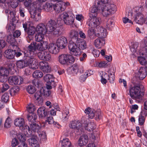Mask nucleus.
Instances as JSON below:
<instances>
[{
  "instance_id": "obj_1",
  "label": "nucleus",
  "mask_w": 147,
  "mask_h": 147,
  "mask_svg": "<svg viewBox=\"0 0 147 147\" xmlns=\"http://www.w3.org/2000/svg\"><path fill=\"white\" fill-rule=\"evenodd\" d=\"M78 32L71 30L69 32V37L71 38L68 45L70 53L72 55L78 56L81 53V50H84L86 47L85 41L78 38Z\"/></svg>"
},
{
  "instance_id": "obj_2",
  "label": "nucleus",
  "mask_w": 147,
  "mask_h": 147,
  "mask_svg": "<svg viewBox=\"0 0 147 147\" xmlns=\"http://www.w3.org/2000/svg\"><path fill=\"white\" fill-rule=\"evenodd\" d=\"M48 42L46 41H42L38 43L32 42L28 46L27 50L24 52V55L29 57L35 55L37 53L36 50L42 51L45 50L48 48Z\"/></svg>"
},
{
  "instance_id": "obj_3",
  "label": "nucleus",
  "mask_w": 147,
  "mask_h": 147,
  "mask_svg": "<svg viewBox=\"0 0 147 147\" xmlns=\"http://www.w3.org/2000/svg\"><path fill=\"white\" fill-rule=\"evenodd\" d=\"M143 86L140 84H136L131 85L129 88V92L131 97L133 99L141 100L143 95L141 88Z\"/></svg>"
},
{
  "instance_id": "obj_4",
  "label": "nucleus",
  "mask_w": 147,
  "mask_h": 147,
  "mask_svg": "<svg viewBox=\"0 0 147 147\" xmlns=\"http://www.w3.org/2000/svg\"><path fill=\"white\" fill-rule=\"evenodd\" d=\"M31 129L29 126L25 125L23 127V131L27 137H29L34 135V134L38 133L41 130V126L39 124L34 123L30 125Z\"/></svg>"
},
{
  "instance_id": "obj_5",
  "label": "nucleus",
  "mask_w": 147,
  "mask_h": 147,
  "mask_svg": "<svg viewBox=\"0 0 147 147\" xmlns=\"http://www.w3.org/2000/svg\"><path fill=\"white\" fill-rule=\"evenodd\" d=\"M47 33L55 36L58 35L61 31V27L57 26L56 22L53 20L49 21L47 24Z\"/></svg>"
},
{
  "instance_id": "obj_6",
  "label": "nucleus",
  "mask_w": 147,
  "mask_h": 147,
  "mask_svg": "<svg viewBox=\"0 0 147 147\" xmlns=\"http://www.w3.org/2000/svg\"><path fill=\"white\" fill-rule=\"evenodd\" d=\"M59 18L67 25H71L74 23L75 16L72 13L68 12H64L59 16Z\"/></svg>"
},
{
  "instance_id": "obj_7",
  "label": "nucleus",
  "mask_w": 147,
  "mask_h": 147,
  "mask_svg": "<svg viewBox=\"0 0 147 147\" xmlns=\"http://www.w3.org/2000/svg\"><path fill=\"white\" fill-rule=\"evenodd\" d=\"M33 25L32 22L30 21L25 22L23 24V27L25 31L28 35L27 37V39L28 42H30V41H28V38H30V40L32 39V37L31 36L29 37V36H32L34 34L36 30V29L33 26Z\"/></svg>"
},
{
  "instance_id": "obj_8",
  "label": "nucleus",
  "mask_w": 147,
  "mask_h": 147,
  "mask_svg": "<svg viewBox=\"0 0 147 147\" xmlns=\"http://www.w3.org/2000/svg\"><path fill=\"white\" fill-rule=\"evenodd\" d=\"M101 13L104 16L107 17L116 11V6L114 4H108L101 6Z\"/></svg>"
},
{
  "instance_id": "obj_9",
  "label": "nucleus",
  "mask_w": 147,
  "mask_h": 147,
  "mask_svg": "<svg viewBox=\"0 0 147 147\" xmlns=\"http://www.w3.org/2000/svg\"><path fill=\"white\" fill-rule=\"evenodd\" d=\"M58 61L62 65H70L74 62L75 59L70 54H61L58 57Z\"/></svg>"
},
{
  "instance_id": "obj_10",
  "label": "nucleus",
  "mask_w": 147,
  "mask_h": 147,
  "mask_svg": "<svg viewBox=\"0 0 147 147\" xmlns=\"http://www.w3.org/2000/svg\"><path fill=\"white\" fill-rule=\"evenodd\" d=\"M30 7L31 18L35 21L37 22L40 20L41 18L40 15L41 10L39 5H38L37 7H35V5H33Z\"/></svg>"
},
{
  "instance_id": "obj_11",
  "label": "nucleus",
  "mask_w": 147,
  "mask_h": 147,
  "mask_svg": "<svg viewBox=\"0 0 147 147\" xmlns=\"http://www.w3.org/2000/svg\"><path fill=\"white\" fill-rule=\"evenodd\" d=\"M84 112L86 114H88V118L91 119L95 117V119L97 120L101 118V113L99 110L95 111L93 109L88 107L85 109Z\"/></svg>"
},
{
  "instance_id": "obj_12",
  "label": "nucleus",
  "mask_w": 147,
  "mask_h": 147,
  "mask_svg": "<svg viewBox=\"0 0 147 147\" xmlns=\"http://www.w3.org/2000/svg\"><path fill=\"white\" fill-rule=\"evenodd\" d=\"M90 18L87 22V24L90 28H96L100 24L101 21V19L96 16V14H94L93 17Z\"/></svg>"
},
{
  "instance_id": "obj_13",
  "label": "nucleus",
  "mask_w": 147,
  "mask_h": 147,
  "mask_svg": "<svg viewBox=\"0 0 147 147\" xmlns=\"http://www.w3.org/2000/svg\"><path fill=\"white\" fill-rule=\"evenodd\" d=\"M81 122L83 129L84 128L86 130L90 131L96 128V125L94 122H92L89 123L88 119H86L85 117L82 118Z\"/></svg>"
},
{
  "instance_id": "obj_14",
  "label": "nucleus",
  "mask_w": 147,
  "mask_h": 147,
  "mask_svg": "<svg viewBox=\"0 0 147 147\" xmlns=\"http://www.w3.org/2000/svg\"><path fill=\"white\" fill-rule=\"evenodd\" d=\"M23 78L19 76H11L8 80L9 83L11 85H20L23 82Z\"/></svg>"
},
{
  "instance_id": "obj_15",
  "label": "nucleus",
  "mask_w": 147,
  "mask_h": 147,
  "mask_svg": "<svg viewBox=\"0 0 147 147\" xmlns=\"http://www.w3.org/2000/svg\"><path fill=\"white\" fill-rule=\"evenodd\" d=\"M32 56L31 57H27L29 58L26 60L27 66L33 69H36L38 67V62L37 60L34 57Z\"/></svg>"
},
{
  "instance_id": "obj_16",
  "label": "nucleus",
  "mask_w": 147,
  "mask_h": 147,
  "mask_svg": "<svg viewBox=\"0 0 147 147\" xmlns=\"http://www.w3.org/2000/svg\"><path fill=\"white\" fill-rule=\"evenodd\" d=\"M69 126L71 128L77 130L80 132L83 130L82 122L80 123L78 121L75 120L71 121Z\"/></svg>"
},
{
  "instance_id": "obj_17",
  "label": "nucleus",
  "mask_w": 147,
  "mask_h": 147,
  "mask_svg": "<svg viewBox=\"0 0 147 147\" xmlns=\"http://www.w3.org/2000/svg\"><path fill=\"white\" fill-rule=\"evenodd\" d=\"M67 44V38L63 36L59 37L56 42L57 47L61 49L65 48Z\"/></svg>"
},
{
  "instance_id": "obj_18",
  "label": "nucleus",
  "mask_w": 147,
  "mask_h": 147,
  "mask_svg": "<svg viewBox=\"0 0 147 147\" xmlns=\"http://www.w3.org/2000/svg\"><path fill=\"white\" fill-rule=\"evenodd\" d=\"M147 75V72L146 68L144 67L140 68L136 74V76L140 80H143Z\"/></svg>"
},
{
  "instance_id": "obj_19",
  "label": "nucleus",
  "mask_w": 147,
  "mask_h": 147,
  "mask_svg": "<svg viewBox=\"0 0 147 147\" xmlns=\"http://www.w3.org/2000/svg\"><path fill=\"white\" fill-rule=\"evenodd\" d=\"M144 17L142 13H137L135 16L134 20L137 24L142 25L145 23L146 20V18H144Z\"/></svg>"
},
{
  "instance_id": "obj_20",
  "label": "nucleus",
  "mask_w": 147,
  "mask_h": 147,
  "mask_svg": "<svg viewBox=\"0 0 147 147\" xmlns=\"http://www.w3.org/2000/svg\"><path fill=\"white\" fill-rule=\"evenodd\" d=\"M42 94L40 91H37L34 95V98L35 103L37 105H41L42 104L43 100L42 97Z\"/></svg>"
},
{
  "instance_id": "obj_21",
  "label": "nucleus",
  "mask_w": 147,
  "mask_h": 147,
  "mask_svg": "<svg viewBox=\"0 0 147 147\" xmlns=\"http://www.w3.org/2000/svg\"><path fill=\"white\" fill-rule=\"evenodd\" d=\"M144 47H140L139 53L140 55H144L147 57V36L144 39Z\"/></svg>"
},
{
  "instance_id": "obj_22",
  "label": "nucleus",
  "mask_w": 147,
  "mask_h": 147,
  "mask_svg": "<svg viewBox=\"0 0 147 147\" xmlns=\"http://www.w3.org/2000/svg\"><path fill=\"white\" fill-rule=\"evenodd\" d=\"M94 44L96 47L98 49L101 48L105 44L104 38L98 36L94 40Z\"/></svg>"
},
{
  "instance_id": "obj_23",
  "label": "nucleus",
  "mask_w": 147,
  "mask_h": 147,
  "mask_svg": "<svg viewBox=\"0 0 147 147\" xmlns=\"http://www.w3.org/2000/svg\"><path fill=\"white\" fill-rule=\"evenodd\" d=\"M97 34L98 36L104 38L106 37L107 34L106 29L105 28L100 26L96 28Z\"/></svg>"
},
{
  "instance_id": "obj_24",
  "label": "nucleus",
  "mask_w": 147,
  "mask_h": 147,
  "mask_svg": "<svg viewBox=\"0 0 147 147\" xmlns=\"http://www.w3.org/2000/svg\"><path fill=\"white\" fill-rule=\"evenodd\" d=\"M88 137L86 135H84L81 136L79 138L78 143L80 146L86 145L88 142Z\"/></svg>"
},
{
  "instance_id": "obj_25",
  "label": "nucleus",
  "mask_w": 147,
  "mask_h": 147,
  "mask_svg": "<svg viewBox=\"0 0 147 147\" xmlns=\"http://www.w3.org/2000/svg\"><path fill=\"white\" fill-rule=\"evenodd\" d=\"M40 67L42 70L45 73H48L51 71V67L46 61H42L40 63Z\"/></svg>"
},
{
  "instance_id": "obj_26",
  "label": "nucleus",
  "mask_w": 147,
  "mask_h": 147,
  "mask_svg": "<svg viewBox=\"0 0 147 147\" xmlns=\"http://www.w3.org/2000/svg\"><path fill=\"white\" fill-rule=\"evenodd\" d=\"M58 48L57 45L54 43H51L49 44L48 48L49 52L52 54H56L59 52Z\"/></svg>"
},
{
  "instance_id": "obj_27",
  "label": "nucleus",
  "mask_w": 147,
  "mask_h": 147,
  "mask_svg": "<svg viewBox=\"0 0 147 147\" xmlns=\"http://www.w3.org/2000/svg\"><path fill=\"white\" fill-rule=\"evenodd\" d=\"M63 4H62L61 1L60 2L57 3L53 5V8L55 12L59 13L65 10L63 7Z\"/></svg>"
},
{
  "instance_id": "obj_28",
  "label": "nucleus",
  "mask_w": 147,
  "mask_h": 147,
  "mask_svg": "<svg viewBox=\"0 0 147 147\" xmlns=\"http://www.w3.org/2000/svg\"><path fill=\"white\" fill-rule=\"evenodd\" d=\"M37 111L39 118H42L45 117L47 114L46 109L44 107H40L38 109Z\"/></svg>"
},
{
  "instance_id": "obj_29",
  "label": "nucleus",
  "mask_w": 147,
  "mask_h": 147,
  "mask_svg": "<svg viewBox=\"0 0 147 147\" xmlns=\"http://www.w3.org/2000/svg\"><path fill=\"white\" fill-rule=\"evenodd\" d=\"M147 115V111L142 110L139 116L138 121L139 125H142L144 123L145 121V117H146Z\"/></svg>"
},
{
  "instance_id": "obj_30",
  "label": "nucleus",
  "mask_w": 147,
  "mask_h": 147,
  "mask_svg": "<svg viewBox=\"0 0 147 147\" xmlns=\"http://www.w3.org/2000/svg\"><path fill=\"white\" fill-rule=\"evenodd\" d=\"M47 25L46 26L43 24L40 23L36 27V31L37 33L45 34L47 32Z\"/></svg>"
},
{
  "instance_id": "obj_31",
  "label": "nucleus",
  "mask_w": 147,
  "mask_h": 147,
  "mask_svg": "<svg viewBox=\"0 0 147 147\" xmlns=\"http://www.w3.org/2000/svg\"><path fill=\"white\" fill-rule=\"evenodd\" d=\"M5 13L7 16L8 20L13 22L15 20V12L11 11L9 9H6L5 10Z\"/></svg>"
},
{
  "instance_id": "obj_32",
  "label": "nucleus",
  "mask_w": 147,
  "mask_h": 147,
  "mask_svg": "<svg viewBox=\"0 0 147 147\" xmlns=\"http://www.w3.org/2000/svg\"><path fill=\"white\" fill-rule=\"evenodd\" d=\"M89 30L88 31V35L90 38L92 39H94L97 36V31L96 28H90L89 27Z\"/></svg>"
},
{
  "instance_id": "obj_33",
  "label": "nucleus",
  "mask_w": 147,
  "mask_h": 147,
  "mask_svg": "<svg viewBox=\"0 0 147 147\" xmlns=\"http://www.w3.org/2000/svg\"><path fill=\"white\" fill-rule=\"evenodd\" d=\"M28 141L30 147H39L38 142L35 138H31Z\"/></svg>"
},
{
  "instance_id": "obj_34",
  "label": "nucleus",
  "mask_w": 147,
  "mask_h": 147,
  "mask_svg": "<svg viewBox=\"0 0 147 147\" xmlns=\"http://www.w3.org/2000/svg\"><path fill=\"white\" fill-rule=\"evenodd\" d=\"M4 53L5 57L9 59H12L15 56V53L14 51L10 49L6 50Z\"/></svg>"
},
{
  "instance_id": "obj_35",
  "label": "nucleus",
  "mask_w": 147,
  "mask_h": 147,
  "mask_svg": "<svg viewBox=\"0 0 147 147\" xmlns=\"http://www.w3.org/2000/svg\"><path fill=\"white\" fill-rule=\"evenodd\" d=\"M7 40L8 42L13 47H15L17 46V42L13 36L11 35H9L7 37ZM14 49V48H13Z\"/></svg>"
},
{
  "instance_id": "obj_36",
  "label": "nucleus",
  "mask_w": 147,
  "mask_h": 147,
  "mask_svg": "<svg viewBox=\"0 0 147 147\" xmlns=\"http://www.w3.org/2000/svg\"><path fill=\"white\" fill-rule=\"evenodd\" d=\"M55 78L52 75L47 74L44 77V80L47 83H52L55 84Z\"/></svg>"
},
{
  "instance_id": "obj_37",
  "label": "nucleus",
  "mask_w": 147,
  "mask_h": 147,
  "mask_svg": "<svg viewBox=\"0 0 147 147\" xmlns=\"http://www.w3.org/2000/svg\"><path fill=\"white\" fill-rule=\"evenodd\" d=\"M100 11V9H99L98 7L96 5H93L91 8L90 11L89 13L90 17H92L94 16V14H96V16L97 14Z\"/></svg>"
},
{
  "instance_id": "obj_38",
  "label": "nucleus",
  "mask_w": 147,
  "mask_h": 147,
  "mask_svg": "<svg viewBox=\"0 0 147 147\" xmlns=\"http://www.w3.org/2000/svg\"><path fill=\"white\" fill-rule=\"evenodd\" d=\"M24 119L22 118H19L16 119L14 121V124L20 128L23 127L24 125Z\"/></svg>"
},
{
  "instance_id": "obj_39",
  "label": "nucleus",
  "mask_w": 147,
  "mask_h": 147,
  "mask_svg": "<svg viewBox=\"0 0 147 147\" xmlns=\"http://www.w3.org/2000/svg\"><path fill=\"white\" fill-rule=\"evenodd\" d=\"M28 121L32 123L35 122L37 119V116L35 113H29L27 116Z\"/></svg>"
},
{
  "instance_id": "obj_40",
  "label": "nucleus",
  "mask_w": 147,
  "mask_h": 147,
  "mask_svg": "<svg viewBox=\"0 0 147 147\" xmlns=\"http://www.w3.org/2000/svg\"><path fill=\"white\" fill-rule=\"evenodd\" d=\"M61 143V145L63 147H70L71 144V142L67 138H64L62 140L60 141Z\"/></svg>"
},
{
  "instance_id": "obj_41",
  "label": "nucleus",
  "mask_w": 147,
  "mask_h": 147,
  "mask_svg": "<svg viewBox=\"0 0 147 147\" xmlns=\"http://www.w3.org/2000/svg\"><path fill=\"white\" fill-rule=\"evenodd\" d=\"M17 66L19 68H23L27 66L26 60H20L18 61L16 64Z\"/></svg>"
},
{
  "instance_id": "obj_42",
  "label": "nucleus",
  "mask_w": 147,
  "mask_h": 147,
  "mask_svg": "<svg viewBox=\"0 0 147 147\" xmlns=\"http://www.w3.org/2000/svg\"><path fill=\"white\" fill-rule=\"evenodd\" d=\"M53 4L50 3H46L43 5V8L46 11H49L51 10L53 8Z\"/></svg>"
},
{
  "instance_id": "obj_43",
  "label": "nucleus",
  "mask_w": 147,
  "mask_h": 147,
  "mask_svg": "<svg viewBox=\"0 0 147 147\" xmlns=\"http://www.w3.org/2000/svg\"><path fill=\"white\" fill-rule=\"evenodd\" d=\"M40 91L42 95L43 94L46 97L49 96L51 94L50 90L46 88H42L41 89Z\"/></svg>"
},
{
  "instance_id": "obj_44",
  "label": "nucleus",
  "mask_w": 147,
  "mask_h": 147,
  "mask_svg": "<svg viewBox=\"0 0 147 147\" xmlns=\"http://www.w3.org/2000/svg\"><path fill=\"white\" fill-rule=\"evenodd\" d=\"M45 34L38 33L35 36V39L36 41L39 42L42 41V40L44 39Z\"/></svg>"
},
{
  "instance_id": "obj_45",
  "label": "nucleus",
  "mask_w": 147,
  "mask_h": 147,
  "mask_svg": "<svg viewBox=\"0 0 147 147\" xmlns=\"http://www.w3.org/2000/svg\"><path fill=\"white\" fill-rule=\"evenodd\" d=\"M19 87L17 86H15L11 88L10 90V93L12 96L15 95L19 91Z\"/></svg>"
},
{
  "instance_id": "obj_46",
  "label": "nucleus",
  "mask_w": 147,
  "mask_h": 147,
  "mask_svg": "<svg viewBox=\"0 0 147 147\" xmlns=\"http://www.w3.org/2000/svg\"><path fill=\"white\" fill-rule=\"evenodd\" d=\"M16 136L20 142H24L26 140L25 136H26L25 134L24 135L21 133H18L16 134Z\"/></svg>"
},
{
  "instance_id": "obj_47",
  "label": "nucleus",
  "mask_w": 147,
  "mask_h": 147,
  "mask_svg": "<svg viewBox=\"0 0 147 147\" xmlns=\"http://www.w3.org/2000/svg\"><path fill=\"white\" fill-rule=\"evenodd\" d=\"M9 71L8 69L5 68L0 67V75L8 76Z\"/></svg>"
},
{
  "instance_id": "obj_48",
  "label": "nucleus",
  "mask_w": 147,
  "mask_h": 147,
  "mask_svg": "<svg viewBox=\"0 0 147 147\" xmlns=\"http://www.w3.org/2000/svg\"><path fill=\"white\" fill-rule=\"evenodd\" d=\"M114 21L113 20L110 19L108 20L107 23V28L109 29L112 30L114 26Z\"/></svg>"
},
{
  "instance_id": "obj_49",
  "label": "nucleus",
  "mask_w": 147,
  "mask_h": 147,
  "mask_svg": "<svg viewBox=\"0 0 147 147\" xmlns=\"http://www.w3.org/2000/svg\"><path fill=\"white\" fill-rule=\"evenodd\" d=\"M32 75L34 78H40L42 77L43 74L40 70H36L33 73Z\"/></svg>"
},
{
  "instance_id": "obj_50",
  "label": "nucleus",
  "mask_w": 147,
  "mask_h": 147,
  "mask_svg": "<svg viewBox=\"0 0 147 147\" xmlns=\"http://www.w3.org/2000/svg\"><path fill=\"white\" fill-rule=\"evenodd\" d=\"M26 109L27 111L30 113H33V112L36 110L33 105L32 104H30L28 105L26 107Z\"/></svg>"
},
{
  "instance_id": "obj_51",
  "label": "nucleus",
  "mask_w": 147,
  "mask_h": 147,
  "mask_svg": "<svg viewBox=\"0 0 147 147\" xmlns=\"http://www.w3.org/2000/svg\"><path fill=\"white\" fill-rule=\"evenodd\" d=\"M15 49H14V51L15 53V55L17 57H19L22 55L23 52L20 51L19 48L17 46L15 47Z\"/></svg>"
},
{
  "instance_id": "obj_52",
  "label": "nucleus",
  "mask_w": 147,
  "mask_h": 147,
  "mask_svg": "<svg viewBox=\"0 0 147 147\" xmlns=\"http://www.w3.org/2000/svg\"><path fill=\"white\" fill-rule=\"evenodd\" d=\"M26 90L27 92L30 94H33L36 90L35 88L31 86H28L26 88Z\"/></svg>"
},
{
  "instance_id": "obj_53",
  "label": "nucleus",
  "mask_w": 147,
  "mask_h": 147,
  "mask_svg": "<svg viewBox=\"0 0 147 147\" xmlns=\"http://www.w3.org/2000/svg\"><path fill=\"white\" fill-rule=\"evenodd\" d=\"M71 70L72 73H76L78 71V66L77 64H75L73 65L71 67Z\"/></svg>"
},
{
  "instance_id": "obj_54",
  "label": "nucleus",
  "mask_w": 147,
  "mask_h": 147,
  "mask_svg": "<svg viewBox=\"0 0 147 147\" xmlns=\"http://www.w3.org/2000/svg\"><path fill=\"white\" fill-rule=\"evenodd\" d=\"M142 57H138V60L140 63L142 65H145L146 63V60L145 58V57H147L144 55H142Z\"/></svg>"
},
{
  "instance_id": "obj_55",
  "label": "nucleus",
  "mask_w": 147,
  "mask_h": 147,
  "mask_svg": "<svg viewBox=\"0 0 147 147\" xmlns=\"http://www.w3.org/2000/svg\"><path fill=\"white\" fill-rule=\"evenodd\" d=\"M37 133L38 134L40 139L42 140H45L47 136L45 132L43 131L41 132V131H40Z\"/></svg>"
},
{
  "instance_id": "obj_56",
  "label": "nucleus",
  "mask_w": 147,
  "mask_h": 147,
  "mask_svg": "<svg viewBox=\"0 0 147 147\" xmlns=\"http://www.w3.org/2000/svg\"><path fill=\"white\" fill-rule=\"evenodd\" d=\"M2 89L0 90V94L1 92H3L6 91L9 88V86L6 83H3L2 84Z\"/></svg>"
},
{
  "instance_id": "obj_57",
  "label": "nucleus",
  "mask_w": 147,
  "mask_h": 147,
  "mask_svg": "<svg viewBox=\"0 0 147 147\" xmlns=\"http://www.w3.org/2000/svg\"><path fill=\"white\" fill-rule=\"evenodd\" d=\"M9 97L8 93H5L1 97V101H3L4 103L8 101Z\"/></svg>"
},
{
  "instance_id": "obj_58",
  "label": "nucleus",
  "mask_w": 147,
  "mask_h": 147,
  "mask_svg": "<svg viewBox=\"0 0 147 147\" xmlns=\"http://www.w3.org/2000/svg\"><path fill=\"white\" fill-rule=\"evenodd\" d=\"M46 0H36V1L32 3V6L35 5L36 7H37L38 5H40V8L41 3L45 2Z\"/></svg>"
},
{
  "instance_id": "obj_59",
  "label": "nucleus",
  "mask_w": 147,
  "mask_h": 147,
  "mask_svg": "<svg viewBox=\"0 0 147 147\" xmlns=\"http://www.w3.org/2000/svg\"><path fill=\"white\" fill-rule=\"evenodd\" d=\"M44 57L45 58L44 60L48 61L50 59L51 56L49 52L46 51H45Z\"/></svg>"
},
{
  "instance_id": "obj_60",
  "label": "nucleus",
  "mask_w": 147,
  "mask_h": 147,
  "mask_svg": "<svg viewBox=\"0 0 147 147\" xmlns=\"http://www.w3.org/2000/svg\"><path fill=\"white\" fill-rule=\"evenodd\" d=\"M8 6L9 5L12 8H15L18 5V3L17 2L16 0H10L9 1V4H7Z\"/></svg>"
},
{
  "instance_id": "obj_61",
  "label": "nucleus",
  "mask_w": 147,
  "mask_h": 147,
  "mask_svg": "<svg viewBox=\"0 0 147 147\" xmlns=\"http://www.w3.org/2000/svg\"><path fill=\"white\" fill-rule=\"evenodd\" d=\"M46 121L49 124H53L54 125H55L57 123L56 122L54 121L53 117L52 116L48 117L47 119L46 120Z\"/></svg>"
},
{
  "instance_id": "obj_62",
  "label": "nucleus",
  "mask_w": 147,
  "mask_h": 147,
  "mask_svg": "<svg viewBox=\"0 0 147 147\" xmlns=\"http://www.w3.org/2000/svg\"><path fill=\"white\" fill-rule=\"evenodd\" d=\"M69 112L68 110H65L63 113L62 119L64 120H66L68 119V115Z\"/></svg>"
},
{
  "instance_id": "obj_63",
  "label": "nucleus",
  "mask_w": 147,
  "mask_h": 147,
  "mask_svg": "<svg viewBox=\"0 0 147 147\" xmlns=\"http://www.w3.org/2000/svg\"><path fill=\"white\" fill-rule=\"evenodd\" d=\"M18 143L19 141L16 138H14L12 139L11 145L12 147L16 146L18 144Z\"/></svg>"
},
{
  "instance_id": "obj_64",
  "label": "nucleus",
  "mask_w": 147,
  "mask_h": 147,
  "mask_svg": "<svg viewBox=\"0 0 147 147\" xmlns=\"http://www.w3.org/2000/svg\"><path fill=\"white\" fill-rule=\"evenodd\" d=\"M11 121L10 118L8 117L5 121L4 124V127H9L10 126Z\"/></svg>"
}]
</instances>
